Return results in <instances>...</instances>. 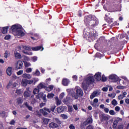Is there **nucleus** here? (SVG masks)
Returning <instances> with one entry per match:
<instances>
[{"label":"nucleus","instance_id":"obj_1","mask_svg":"<svg viewBox=\"0 0 129 129\" xmlns=\"http://www.w3.org/2000/svg\"><path fill=\"white\" fill-rule=\"evenodd\" d=\"M76 93L73 89H67V91L69 94H71L74 99H78L79 97L83 96V91L79 87H76L75 88Z\"/></svg>","mask_w":129,"mask_h":129},{"label":"nucleus","instance_id":"obj_2","mask_svg":"<svg viewBox=\"0 0 129 129\" xmlns=\"http://www.w3.org/2000/svg\"><path fill=\"white\" fill-rule=\"evenodd\" d=\"M11 30L14 36L17 37H23L25 36V33L23 31L22 26L19 24L14 25L11 27Z\"/></svg>","mask_w":129,"mask_h":129},{"label":"nucleus","instance_id":"obj_3","mask_svg":"<svg viewBox=\"0 0 129 129\" xmlns=\"http://www.w3.org/2000/svg\"><path fill=\"white\" fill-rule=\"evenodd\" d=\"M94 81V79L93 78V75H88L82 83V87L84 89H87V86L89 84H91L92 82Z\"/></svg>","mask_w":129,"mask_h":129},{"label":"nucleus","instance_id":"obj_4","mask_svg":"<svg viewBox=\"0 0 129 129\" xmlns=\"http://www.w3.org/2000/svg\"><path fill=\"white\" fill-rule=\"evenodd\" d=\"M83 36L85 39H88V40H92L93 41V40H95V38L97 37V33H96V31H93L90 33L87 31H84Z\"/></svg>","mask_w":129,"mask_h":129},{"label":"nucleus","instance_id":"obj_5","mask_svg":"<svg viewBox=\"0 0 129 129\" xmlns=\"http://www.w3.org/2000/svg\"><path fill=\"white\" fill-rule=\"evenodd\" d=\"M89 25L93 27H95V26H97V25H98V20L96 19L95 16L93 17L92 20H90Z\"/></svg>","mask_w":129,"mask_h":129},{"label":"nucleus","instance_id":"obj_6","mask_svg":"<svg viewBox=\"0 0 129 129\" xmlns=\"http://www.w3.org/2000/svg\"><path fill=\"white\" fill-rule=\"evenodd\" d=\"M93 17L92 15H88L87 16L85 17V23L87 24H89V23H90V21H92L93 19Z\"/></svg>","mask_w":129,"mask_h":129},{"label":"nucleus","instance_id":"obj_7","mask_svg":"<svg viewBox=\"0 0 129 129\" xmlns=\"http://www.w3.org/2000/svg\"><path fill=\"white\" fill-rule=\"evenodd\" d=\"M109 79H111L113 81V82H116L119 80V78L115 75H111L109 76Z\"/></svg>","mask_w":129,"mask_h":129},{"label":"nucleus","instance_id":"obj_8","mask_svg":"<svg viewBox=\"0 0 129 129\" xmlns=\"http://www.w3.org/2000/svg\"><path fill=\"white\" fill-rule=\"evenodd\" d=\"M122 120L121 119V118H117L115 120V121H114V123L113 124V128H116V126H117V124L119 123V122H121Z\"/></svg>","mask_w":129,"mask_h":129},{"label":"nucleus","instance_id":"obj_9","mask_svg":"<svg viewBox=\"0 0 129 129\" xmlns=\"http://www.w3.org/2000/svg\"><path fill=\"white\" fill-rule=\"evenodd\" d=\"M100 118L101 121H107L108 120V116L105 114H102L100 115Z\"/></svg>","mask_w":129,"mask_h":129},{"label":"nucleus","instance_id":"obj_10","mask_svg":"<svg viewBox=\"0 0 129 129\" xmlns=\"http://www.w3.org/2000/svg\"><path fill=\"white\" fill-rule=\"evenodd\" d=\"M24 95L25 98L30 97V96H31V91H30V88H26V91L24 92Z\"/></svg>","mask_w":129,"mask_h":129},{"label":"nucleus","instance_id":"obj_11","mask_svg":"<svg viewBox=\"0 0 129 129\" xmlns=\"http://www.w3.org/2000/svg\"><path fill=\"white\" fill-rule=\"evenodd\" d=\"M99 94H100V92L98 91H94L93 93H92V94L90 96L91 99H93L94 97H96V96H98Z\"/></svg>","mask_w":129,"mask_h":129},{"label":"nucleus","instance_id":"obj_12","mask_svg":"<svg viewBox=\"0 0 129 129\" xmlns=\"http://www.w3.org/2000/svg\"><path fill=\"white\" fill-rule=\"evenodd\" d=\"M70 81L67 78H63L62 80V84L64 86H68V84H69Z\"/></svg>","mask_w":129,"mask_h":129},{"label":"nucleus","instance_id":"obj_13","mask_svg":"<svg viewBox=\"0 0 129 129\" xmlns=\"http://www.w3.org/2000/svg\"><path fill=\"white\" fill-rule=\"evenodd\" d=\"M122 94H120L118 96V99L119 100H121L125 97L126 95H127V93L126 92H122Z\"/></svg>","mask_w":129,"mask_h":129},{"label":"nucleus","instance_id":"obj_14","mask_svg":"<svg viewBox=\"0 0 129 129\" xmlns=\"http://www.w3.org/2000/svg\"><path fill=\"white\" fill-rule=\"evenodd\" d=\"M21 85L26 87L28 85V80L27 79H22L21 81Z\"/></svg>","mask_w":129,"mask_h":129},{"label":"nucleus","instance_id":"obj_15","mask_svg":"<svg viewBox=\"0 0 129 129\" xmlns=\"http://www.w3.org/2000/svg\"><path fill=\"white\" fill-rule=\"evenodd\" d=\"M49 127L50 128H58L59 125H58L57 123L51 122L49 124Z\"/></svg>","mask_w":129,"mask_h":129},{"label":"nucleus","instance_id":"obj_16","mask_svg":"<svg viewBox=\"0 0 129 129\" xmlns=\"http://www.w3.org/2000/svg\"><path fill=\"white\" fill-rule=\"evenodd\" d=\"M93 121L92 118L91 117H89L87 120L84 122V125H87V124H89V123H92Z\"/></svg>","mask_w":129,"mask_h":129},{"label":"nucleus","instance_id":"obj_17","mask_svg":"<svg viewBox=\"0 0 129 129\" xmlns=\"http://www.w3.org/2000/svg\"><path fill=\"white\" fill-rule=\"evenodd\" d=\"M6 72L9 76H11V75H12V73H13V68L9 67L6 70Z\"/></svg>","mask_w":129,"mask_h":129},{"label":"nucleus","instance_id":"obj_18","mask_svg":"<svg viewBox=\"0 0 129 129\" xmlns=\"http://www.w3.org/2000/svg\"><path fill=\"white\" fill-rule=\"evenodd\" d=\"M22 77L25 79H26V78H27V79H31L32 78V75L30 74L24 73L22 75Z\"/></svg>","mask_w":129,"mask_h":129},{"label":"nucleus","instance_id":"obj_19","mask_svg":"<svg viewBox=\"0 0 129 129\" xmlns=\"http://www.w3.org/2000/svg\"><path fill=\"white\" fill-rule=\"evenodd\" d=\"M94 77L95 78H96L97 80H98V81L101 80V73H96V74L94 75Z\"/></svg>","mask_w":129,"mask_h":129},{"label":"nucleus","instance_id":"obj_20","mask_svg":"<svg viewBox=\"0 0 129 129\" xmlns=\"http://www.w3.org/2000/svg\"><path fill=\"white\" fill-rule=\"evenodd\" d=\"M16 67L17 69H21L23 67V62L22 61L19 60L16 64Z\"/></svg>","mask_w":129,"mask_h":129},{"label":"nucleus","instance_id":"obj_21","mask_svg":"<svg viewBox=\"0 0 129 129\" xmlns=\"http://www.w3.org/2000/svg\"><path fill=\"white\" fill-rule=\"evenodd\" d=\"M37 88L38 89H42L43 88H46V85L44 83H40L38 86Z\"/></svg>","mask_w":129,"mask_h":129},{"label":"nucleus","instance_id":"obj_22","mask_svg":"<svg viewBox=\"0 0 129 129\" xmlns=\"http://www.w3.org/2000/svg\"><path fill=\"white\" fill-rule=\"evenodd\" d=\"M41 49V51H43L44 50V48L42 46H37L35 47H32V51H39Z\"/></svg>","mask_w":129,"mask_h":129},{"label":"nucleus","instance_id":"obj_23","mask_svg":"<svg viewBox=\"0 0 129 129\" xmlns=\"http://www.w3.org/2000/svg\"><path fill=\"white\" fill-rule=\"evenodd\" d=\"M33 76H40L41 75V72L39 71L38 69H36L35 72L32 73Z\"/></svg>","mask_w":129,"mask_h":129},{"label":"nucleus","instance_id":"obj_24","mask_svg":"<svg viewBox=\"0 0 129 129\" xmlns=\"http://www.w3.org/2000/svg\"><path fill=\"white\" fill-rule=\"evenodd\" d=\"M97 103H98V99L95 98L94 99L93 102L92 104V105L94 107H96V106H97Z\"/></svg>","mask_w":129,"mask_h":129},{"label":"nucleus","instance_id":"obj_25","mask_svg":"<svg viewBox=\"0 0 129 129\" xmlns=\"http://www.w3.org/2000/svg\"><path fill=\"white\" fill-rule=\"evenodd\" d=\"M8 29H9V26L3 27L2 30L3 34H6L8 32Z\"/></svg>","mask_w":129,"mask_h":129},{"label":"nucleus","instance_id":"obj_26","mask_svg":"<svg viewBox=\"0 0 129 129\" xmlns=\"http://www.w3.org/2000/svg\"><path fill=\"white\" fill-rule=\"evenodd\" d=\"M16 102L18 104H22V103H23V99H22L21 97H19L16 99Z\"/></svg>","mask_w":129,"mask_h":129},{"label":"nucleus","instance_id":"obj_27","mask_svg":"<svg viewBox=\"0 0 129 129\" xmlns=\"http://www.w3.org/2000/svg\"><path fill=\"white\" fill-rule=\"evenodd\" d=\"M42 120H43V123H44V124L47 125V124H48V123H49V121H50V119L44 118L42 119Z\"/></svg>","mask_w":129,"mask_h":129},{"label":"nucleus","instance_id":"obj_28","mask_svg":"<svg viewBox=\"0 0 129 129\" xmlns=\"http://www.w3.org/2000/svg\"><path fill=\"white\" fill-rule=\"evenodd\" d=\"M6 115L7 114L4 111H2L0 112V117H2V118L6 117Z\"/></svg>","mask_w":129,"mask_h":129},{"label":"nucleus","instance_id":"obj_29","mask_svg":"<svg viewBox=\"0 0 129 129\" xmlns=\"http://www.w3.org/2000/svg\"><path fill=\"white\" fill-rule=\"evenodd\" d=\"M64 110V107L62 106L59 107V108H57V112H58V113H61V112H63Z\"/></svg>","mask_w":129,"mask_h":129},{"label":"nucleus","instance_id":"obj_30","mask_svg":"<svg viewBox=\"0 0 129 129\" xmlns=\"http://www.w3.org/2000/svg\"><path fill=\"white\" fill-rule=\"evenodd\" d=\"M40 92V89L38 88H35L33 91V94H38V93Z\"/></svg>","mask_w":129,"mask_h":129},{"label":"nucleus","instance_id":"obj_31","mask_svg":"<svg viewBox=\"0 0 129 129\" xmlns=\"http://www.w3.org/2000/svg\"><path fill=\"white\" fill-rule=\"evenodd\" d=\"M55 100L57 105H60L62 103V102H61V100H59V98L58 97L55 98Z\"/></svg>","mask_w":129,"mask_h":129},{"label":"nucleus","instance_id":"obj_32","mask_svg":"<svg viewBox=\"0 0 129 129\" xmlns=\"http://www.w3.org/2000/svg\"><path fill=\"white\" fill-rule=\"evenodd\" d=\"M108 96H109V97H110L111 98H114L115 96H116V94H115V93L109 94L108 95Z\"/></svg>","mask_w":129,"mask_h":129},{"label":"nucleus","instance_id":"obj_33","mask_svg":"<svg viewBox=\"0 0 129 129\" xmlns=\"http://www.w3.org/2000/svg\"><path fill=\"white\" fill-rule=\"evenodd\" d=\"M22 48L24 50H26V51H31L30 47L22 45Z\"/></svg>","mask_w":129,"mask_h":129},{"label":"nucleus","instance_id":"obj_34","mask_svg":"<svg viewBox=\"0 0 129 129\" xmlns=\"http://www.w3.org/2000/svg\"><path fill=\"white\" fill-rule=\"evenodd\" d=\"M54 120L55 122H56V123H57V124H62V122L57 118H55L54 119Z\"/></svg>","mask_w":129,"mask_h":129},{"label":"nucleus","instance_id":"obj_35","mask_svg":"<svg viewBox=\"0 0 129 129\" xmlns=\"http://www.w3.org/2000/svg\"><path fill=\"white\" fill-rule=\"evenodd\" d=\"M15 58H17V59H22V55L19 53H15Z\"/></svg>","mask_w":129,"mask_h":129},{"label":"nucleus","instance_id":"obj_36","mask_svg":"<svg viewBox=\"0 0 129 129\" xmlns=\"http://www.w3.org/2000/svg\"><path fill=\"white\" fill-rule=\"evenodd\" d=\"M112 105H114V106H116V105H117L118 103H117V101H116V99H113L111 102Z\"/></svg>","mask_w":129,"mask_h":129},{"label":"nucleus","instance_id":"obj_37","mask_svg":"<svg viewBox=\"0 0 129 129\" xmlns=\"http://www.w3.org/2000/svg\"><path fill=\"white\" fill-rule=\"evenodd\" d=\"M40 112L42 113L43 115H48V113L44 110V109H41L40 110Z\"/></svg>","mask_w":129,"mask_h":129},{"label":"nucleus","instance_id":"obj_38","mask_svg":"<svg viewBox=\"0 0 129 129\" xmlns=\"http://www.w3.org/2000/svg\"><path fill=\"white\" fill-rule=\"evenodd\" d=\"M55 96V95L53 93H49L47 95V98H53Z\"/></svg>","mask_w":129,"mask_h":129},{"label":"nucleus","instance_id":"obj_39","mask_svg":"<svg viewBox=\"0 0 129 129\" xmlns=\"http://www.w3.org/2000/svg\"><path fill=\"white\" fill-rule=\"evenodd\" d=\"M32 70L33 69H32V68H28L26 69V72H27V73H31Z\"/></svg>","mask_w":129,"mask_h":129},{"label":"nucleus","instance_id":"obj_40","mask_svg":"<svg viewBox=\"0 0 129 129\" xmlns=\"http://www.w3.org/2000/svg\"><path fill=\"white\" fill-rule=\"evenodd\" d=\"M109 114H110V115H115L116 113L114 111V110H111L109 111Z\"/></svg>","mask_w":129,"mask_h":129},{"label":"nucleus","instance_id":"obj_41","mask_svg":"<svg viewBox=\"0 0 129 129\" xmlns=\"http://www.w3.org/2000/svg\"><path fill=\"white\" fill-rule=\"evenodd\" d=\"M60 117H62L63 119H67L68 118V116L67 115H65L64 114H62L60 115Z\"/></svg>","mask_w":129,"mask_h":129},{"label":"nucleus","instance_id":"obj_42","mask_svg":"<svg viewBox=\"0 0 129 129\" xmlns=\"http://www.w3.org/2000/svg\"><path fill=\"white\" fill-rule=\"evenodd\" d=\"M16 93L17 94H22V93H23V91H22V90L21 89H17L16 91Z\"/></svg>","mask_w":129,"mask_h":129},{"label":"nucleus","instance_id":"obj_43","mask_svg":"<svg viewBox=\"0 0 129 129\" xmlns=\"http://www.w3.org/2000/svg\"><path fill=\"white\" fill-rule=\"evenodd\" d=\"M33 83H34V80H27V84H33Z\"/></svg>","mask_w":129,"mask_h":129},{"label":"nucleus","instance_id":"obj_44","mask_svg":"<svg viewBox=\"0 0 129 129\" xmlns=\"http://www.w3.org/2000/svg\"><path fill=\"white\" fill-rule=\"evenodd\" d=\"M24 73V71L23 70H20L18 72H17V75H22Z\"/></svg>","mask_w":129,"mask_h":129},{"label":"nucleus","instance_id":"obj_45","mask_svg":"<svg viewBox=\"0 0 129 129\" xmlns=\"http://www.w3.org/2000/svg\"><path fill=\"white\" fill-rule=\"evenodd\" d=\"M24 65L25 67H29V66H31V63H30V62L26 61L24 62Z\"/></svg>","mask_w":129,"mask_h":129},{"label":"nucleus","instance_id":"obj_46","mask_svg":"<svg viewBox=\"0 0 129 129\" xmlns=\"http://www.w3.org/2000/svg\"><path fill=\"white\" fill-rule=\"evenodd\" d=\"M106 80H107L106 77L104 76V75H103L102 77V81L105 82Z\"/></svg>","mask_w":129,"mask_h":129},{"label":"nucleus","instance_id":"obj_47","mask_svg":"<svg viewBox=\"0 0 129 129\" xmlns=\"http://www.w3.org/2000/svg\"><path fill=\"white\" fill-rule=\"evenodd\" d=\"M55 108H56V106L55 105H52L51 107V111H52L53 112H54V111L55 110Z\"/></svg>","mask_w":129,"mask_h":129},{"label":"nucleus","instance_id":"obj_48","mask_svg":"<svg viewBox=\"0 0 129 129\" xmlns=\"http://www.w3.org/2000/svg\"><path fill=\"white\" fill-rule=\"evenodd\" d=\"M4 39H5V40H10V39H11V35H6Z\"/></svg>","mask_w":129,"mask_h":129},{"label":"nucleus","instance_id":"obj_49","mask_svg":"<svg viewBox=\"0 0 129 129\" xmlns=\"http://www.w3.org/2000/svg\"><path fill=\"white\" fill-rule=\"evenodd\" d=\"M37 102V99H32L31 100V104H35Z\"/></svg>","mask_w":129,"mask_h":129},{"label":"nucleus","instance_id":"obj_50","mask_svg":"<svg viewBox=\"0 0 129 129\" xmlns=\"http://www.w3.org/2000/svg\"><path fill=\"white\" fill-rule=\"evenodd\" d=\"M64 96H65V93H62L60 95V99H63Z\"/></svg>","mask_w":129,"mask_h":129},{"label":"nucleus","instance_id":"obj_51","mask_svg":"<svg viewBox=\"0 0 129 129\" xmlns=\"http://www.w3.org/2000/svg\"><path fill=\"white\" fill-rule=\"evenodd\" d=\"M23 52L24 53V54H26L27 55H29L30 56L33 55V53L32 52H25V51H23Z\"/></svg>","mask_w":129,"mask_h":129},{"label":"nucleus","instance_id":"obj_52","mask_svg":"<svg viewBox=\"0 0 129 129\" xmlns=\"http://www.w3.org/2000/svg\"><path fill=\"white\" fill-rule=\"evenodd\" d=\"M115 110H116V111H119V110H120V107L119 106H116L115 107Z\"/></svg>","mask_w":129,"mask_h":129},{"label":"nucleus","instance_id":"obj_53","mask_svg":"<svg viewBox=\"0 0 129 129\" xmlns=\"http://www.w3.org/2000/svg\"><path fill=\"white\" fill-rule=\"evenodd\" d=\"M104 110L106 113L109 112V109L108 108H104Z\"/></svg>","mask_w":129,"mask_h":129},{"label":"nucleus","instance_id":"obj_54","mask_svg":"<svg viewBox=\"0 0 129 129\" xmlns=\"http://www.w3.org/2000/svg\"><path fill=\"white\" fill-rule=\"evenodd\" d=\"M33 80H34V85H35V84H36V82H37V81H39V79L34 78H33Z\"/></svg>","mask_w":129,"mask_h":129},{"label":"nucleus","instance_id":"obj_55","mask_svg":"<svg viewBox=\"0 0 129 129\" xmlns=\"http://www.w3.org/2000/svg\"><path fill=\"white\" fill-rule=\"evenodd\" d=\"M117 88H118V89H124V88H125L124 86H117Z\"/></svg>","mask_w":129,"mask_h":129},{"label":"nucleus","instance_id":"obj_56","mask_svg":"<svg viewBox=\"0 0 129 129\" xmlns=\"http://www.w3.org/2000/svg\"><path fill=\"white\" fill-rule=\"evenodd\" d=\"M15 120H12L10 122V124H11V125H14V124H15Z\"/></svg>","mask_w":129,"mask_h":129},{"label":"nucleus","instance_id":"obj_57","mask_svg":"<svg viewBox=\"0 0 129 129\" xmlns=\"http://www.w3.org/2000/svg\"><path fill=\"white\" fill-rule=\"evenodd\" d=\"M69 128L70 129H75V126H74V125H73V124H71L69 126Z\"/></svg>","mask_w":129,"mask_h":129},{"label":"nucleus","instance_id":"obj_58","mask_svg":"<svg viewBox=\"0 0 129 129\" xmlns=\"http://www.w3.org/2000/svg\"><path fill=\"white\" fill-rule=\"evenodd\" d=\"M72 78L73 80H74L75 81H76V80H77V76L76 75L73 76Z\"/></svg>","mask_w":129,"mask_h":129},{"label":"nucleus","instance_id":"obj_59","mask_svg":"<svg viewBox=\"0 0 129 129\" xmlns=\"http://www.w3.org/2000/svg\"><path fill=\"white\" fill-rule=\"evenodd\" d=\"M73 107V108L75 109V110H78V107H77L76 105H74Z\"/></svg>","mask_w":129,"mask_h":129},{"label":"nucleus","instance_id":"obj_60","mask_svg":"<svg viewBox=\"0 0 129 129\" xmlns=\"http://www.w3.org/2000/svg\"><path fill=\"white\" fill-rule=\"evenodd\" d=\"M102 90H103V91H107V90H108V87H103L102 89Z\"/></svg>","mask_w":129,"mask_h":129},{"label":"nucleus","instance_id":"obj_61","mask_svg":"<svg viewBox=\"0 0 129 129\" xmlns=\"http://www.w3.org/2000/svg\"><path fill=\"white\" fill-rule=\"evenodd\" d=\"M27 108H28V109L30 110V111H33V107L32 106L29 105Z\"/></svg>","mask_w":129,"mask_h":129},{"label":"nucleus","instance_id":"obj_62","mask_svg":"<svg viewBox=\"0 0 129 129\" xmlns=\"http://www.w3.org/2000/svg\"><path fill=\"white\" fill-rule=\"evenodd\" d=\"M37 57H32V61L33 62H36V61H37Z\"/></svg>","mask_w":129,"mask_h":129},{"label":"nucleus","instance_id":"obj_63","mask_svg":"<svg viewBox=\"0 0 129 129\" xmlns=\"http://www.w3.org/2000/svg\"><path fill=\"white\" fill-rule=\"evenodd\" d=\"M86 129H93V126L92 125H89Z\"/></svg>","mask_w":129,"mask_h":129},{"label":"nucleus","instance_id":"obj_64","mask_svg":"<svg viewBox=\"0 0 129 129\" xmlns=\"http://www.w3.org/2000/svg\"><path fill=\"white\" fill-rule=\"evenodd\" d=\"M125 102L126 103V104H129V99L128 98L126 99Z\"/></svg>","mask_w":129,"mask_h":129}]
</instances>
